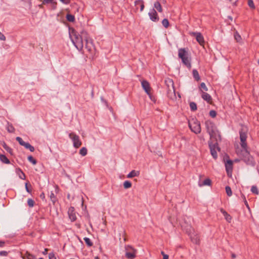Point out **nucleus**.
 <instances>
[{
	"instance_id": "obj_1",
	"label": "nucleus",
	"mask_w": 259,
	"mask_h": 259,
	"mask_svg": "<svg viewBox=\"0 0 259 259\" xmlns=\"http://www.w3.org/2000/svg\"><path fill=\"white\" fill-rule=\"evenodd\" d=\"M70 37L77 49L82 50L90 57L93 56L95 49L87 31L82 30L80 35L75 29H72L70 32Z\"/></svg>"
},
{
	"instance_id": "obj_2",
	"label": "nucleus",
	"mask_w": 259,
	"mask_h": 259,
	"mask_svg": "<svg viewBox=\"0 0 259 259\" xmlns=\"http://www.w3.org/2000/svg\"><path fill=\"white\" fill-rule=\"evenodd\" d=\"M207 132L210 136V142L209 143V146L210 149L211 154L214 159L217 158V150L220 151V148L218 147L217 141L219 139L220 140L221 136L219 134V131L217 130L214 124L210 121H206L205 122Z\"/></svg>"
},
{
	"instance_id": "obj_3",
	"label": "nucleus",
	"mask_w": 259,
	"mask_h": 259,
	"mask_svg": "<svg viewBox=\"0 0 259 259\" xmlns=\"http://www.w3.org/2000/svg\"><path fill=\"white\" fill-rule=\"evenodd\" d=\"M247 133L248 128L245 126H242L239 132L240 145L243 149L241 155L243 160L247 164L252 165L254 163L253 158L250 154L246 142Z\"/></svg>"
},
{
	"instance_id": "obj_4",
	"label": "nucleus",
	"mask_w": 259,
	"mask_h": 259,
	"mask_svg": "<svg viewBox=\"0 0 259 259\" xmlns=\"http://www.w3.org/2000/svg\"><path fill=\"white\" fill-rule=\"evenodd\" d=\"M178 56L181 59L182 63L188 68H191V57L188 51L185 48H181L179 50Z\"/></svg>"
},
{
	"instance_id": "obj_5",
	"label": "nucleus",
	"mask_w": 259,
	"mask_h": 259,
	"mask_svg": "<svg viewBox=\"0 0 259 259\" xmlns=\"http://www.w3.org/2000/svg\"><path fill=\"white\" fill-rule=\"evenodd\" d=\"M189 126L191 131L195 134H199L201 132L200 123L197 120L192 119L189 122Z\"/></svg>"
},
{
	"instance_id": "obj_6",
	"label": "nucleus",
	"mask_w": 259,
	"mask_h": 259,
	"mask_svg": "<svg viewBox=\"0 0 259 259\" xmlns=\"http://www.w3.org/2000/svg\"><path fill=\"white\" fill-rule=\"evenodd\" d=\"M125 256L128 259H133L136 257L137 250L132 246L127 245L125 247Z\"/></svg>"
},
{
	"instance_id": "obj_7",
	"label": "nucleus",
	"mask_w": 259,
	"mask_h": 259,
	"mask_svg": "<svg viewBox=\"0 0 259 259\" xmlns=\"http://www.w3.org/2000/svg\"><path fill=\"white\" fill-rule=\"evenodd\" d=\"M69 137L72 139L73 142V146L78 148L81 145V142L80 141L79 137L74 133H71L69 134Z\"/></svg>"
},
{
	"instance_id": "obj_8",
	"label": "nucleus",
	"mask_w": 259,
	"mask_h": 259,
	"mask_svg": "<svg viewBox=\"0 0 259 259\" xmlns=\"http://www.w3.org/2000/svg\"><path fill=\"white\" fill-rule=\"evenodd\" d=\"M190 34L192 36H195L197 42L200 44V45L204 47L205 41L204 37L200 32H190Z\"/></svg>"
},
{
	"instance_id": "obj_9",
	"label": "nucleus",
	"mask_w": 259,
	"mask_h": 259,
	"mask_svg": "<svg viewBox=\"0 0 259 259\" xmlns=\"http://www.w3.org/2000/svg\"><path fill=\"white\" fill-rule=\"evenodd\" d=\"M16 140L21 146H23L25 148L29 149L31 152H33L34 151V148L29 143L25 142L21 138L18 137L16 138Z\"/></svg>"
},
{
	"instance_id": "obj_10",
	"label": "nucleus",
	"mask_w": 259,
	"mask_h": 259,
	"mask_svg": "<svg viewBox=\"0 0 259 259\" xmlns=\"http://www.w3.org/2000/svg\"><path fill=\"white\" fill-rule=\"evenodd\" d=\"M142 86L145 92L149 95L150 98L152 99V96L151 94V90L150 84L147 80H143L142 81Z\"/></svg>"
},
{
	"instance_id": "obj_11",
	"label": "nucleus",
	"mask_w": 259,
	"mask_h": 259,
	"mask_svg": "<svg viewBox=\"0 0 259 259\" xmlns=\"http://www.w3.org/2000/svg\"><path fill=\"white\" fill-rule=\"evenodd\" d=\"M225 167L228 176L231 177L233 170V161L230 159H227L225 163Z\"/></svg>"
},
{
	"instance_id": "obj_12",
	"label": "nucleus",
	"mask_w": 259,
	"mask_h": 259,
	"mask_svg": "<svg viewBox=\"0 0 259 259\" xmlns=\"http://www.w3.org/2000/svg\"><path fill=\"white\" fill-rule=\"evenodd\" d=\"M201 97L206 101L208 103L211 104L212 103L211 97L207 93L201 91Z\"/></svg>"
},
{
	"instance_id": "obj_13",
	"label": "nucleus",
	"mask_w": 259,
	"mask_h": 259,
	"mask_svg": "<svg viewBox=\"0 0 259 259\" xmlns=\"http://www.w3.org/2000/svg\"><path fill=\"white\" fill-rule=\"evenodd\" d=\"M135 6L136 7V12L138 10L139 7L140 8V11L142 12L144 9V3L143 0H137L135 2Z\"/></svg>"
},
{
	"instance_id": "obj_14",
	"label": "nucleus",
	"mask_w": 259,
	"mask_h": 259,
	"mask_svg": "<svg viewBox=\"0 0 259 259\" xmlns=\"http://www.w3.org/2000/svg\"><path fill=\"white\" fill-rule=\"evenodd\" d=\"M148 15L152 21L156 22L159 20V17L155 10L153 9L151 12L149 13Z\"/></svg>"
},
{
	"instance_id": "obj_15",
	"label": "nucleus",
	"mask_w": 259,
	"mask_h": 259,
	"mask_svg": "<svg viewBox=\"0 0 259 259\" xmlns=\"http://www.w3.org/2000/svg\"><path fill=\"white\" fill-rule=\"evenodd\" d=\"M68 215L71 221H74L76 219L75 213L74 212V208L73 207H70L68 209Z\"/></svg>"
},
{
	"instance_id": "obj_16",
	"label": "nucleus",
	"mask_w": 259,
	"mask_h": 259,
	"mask_svg": "<svg viewBox=\"0 0 259 259\" xmlns=\"http://www.w3.org/2000/svg\"><path fill=\"white\" fill-rule=\"evenodd\" d=\"M21 256L23 259H35V256L28 251H26L24 253L21 252Z\"/></svg>"
},
{
	"instance_id": "obj_17",
	"label": "nucleus",
	"mask_w": 259,
	"mask_h": 259,
	"mask_svg": "<svg viewBox=\"0 0 259 259\" xmlns=\"http://www.w3.org/2000/svg\"><path fill=\"white\" fill-rule=\"evenodd\" d=\"M167 96L171 100H175L176 99L175 88L167 90Z\"/></svg>"
},
{
	"instance_id": "obj_18",
	"label": "nucleus",
	"mask_w": 259,
	"mask_h": 259,
	"mask_svg": "<svg viewBox=\"0 0 259 259\" xmlns=\"http://www.w3.org/2000/svg\"><path fill=\"white\" fill-rule=\"evenodd\" d=\"M221 212L223 214L226 220L229 222L230 223L232 221V217L231 215L227 213V212L224 210L223 208H221L220 209Z\"/></svg>"
},
{
	"instance_id": "obj_19",
	"label": "nucleus",
	"mask_w": 259,
	"mask_h": 259,
	"mask_svg": "<svg viewBox=\"0 0 259 259\" xmlns=\"http://www.w3.org/2000/svg\"><path fill=\"white\" fill-rule=\"evenodd\" d=\"M165 83L167 87V90H169V89L174 88V82L171 79L167 78L165 80Z\"/></svg>"
},
{
	"instance_id": "obj_20",
	"label": "nucleus",
	"mask_w": 259,
	"mask_h": 259,
	"mask_svg": "<svg viewBox=\"0 0 259 259\" xmlns=\"http://www.w3.org/2000/svg\"><path fill=\"white\" fill-rule=\"evenodd\" d=\"M191 241L196 244H199L200 239L199 236L197 234H194L193 236H191Z\"/></svg>"
},
{
	"instance_id": "obj_21",
	"label": "nucleus",
	"mask_w": 259,
	"mask_h": 259,
	"mask_svg": "<svg viewBox=\"0 0 259 259\" xmlns=\"http://www.w3.org/2000/svg\"><path fill=\"white\" fill-rule=\"evenodd\" d=\"M154 8L160 13H161L163 11L162 6L159 2H156L154 4Z\"/></svg>"
},
{
	"instance_id": "obj_22",
	"label": "nucleus",
	"mask_w": 259,
	"mask_h": 259,
	"mask_svg": "<svg viewBox=\"0 0 259 259\" xmlns=\"http://www.w3.org/2000/svg\"><path fill=\"white\" fill-rule=\"evenodd\" d=\"M0 160L2 162L6 164H9L10 163V161L8 158L3 154H0Z\"/></svg>"
},
{
	"instance_id": "obj_23",
	"label": "nucleus",
	"mask_w": 259,
	"mask_h": 259,
	"mask_svg": "<svg viewBox=\"0 0 259 259\" xmlns=\"http://www.w3.org/2000/svg\"><path fill=\"white\" fill-rule=\"evenodd\" d=\"M16 171H17V174L19 175V178L21 179L25 180L26 179V176H25V174L20 168L17 169Z\"/></svg>"
},
{
	"instance_id": "obj_24",
	"label": "nucleus",
	"mask_w": 259,
	"mask_h": 259,
	"mask_svg": "<svg viewBox=\"0 0 259 259\" xmlns=\"http://www.w3.org/2000/svg\"><path fill=\"white\" fill-rule=\"evenodd\" d=\"M139 175V171H136L135 170H133L130 174H128L127 177L128 178H132L133 177H136Z\"/></svg>"
},
{
	"instance_id": "obj_25",
	"label": "nucleus",
	"mask_w": 259,
	"mask_h": 259,
	"mask_svg": "<svg viewBox=\"0 0 259 259\" xmlns=\"http://www.w3.org/2000/svg\"><path fill=\"white\" fill-rule=\"evenodd\" d=\"M193 75L196 80H197V81L200 80V77L199 76L198 72L196 69H194L193 70Z\"/></svg>"
},
{
	"instance_id": "obj_26",
	"label": "nucleus",
	"mask_w": 259,
	"mask_h": 259,
	"mask_svg": "<svg viewBox=\"0 0 259 259\" xmlns=\"http://www.w3.org/2000/svg\"><path fill=\"white\" fill-rule=\"evenodd\" d=\"M234 38L238 42H240L242 40V37L237 31L234 33Z\"/></svg>"
},
{
	"instance_id": "obj_27",
	"label": "nucleus",
	"mask_w": 259,
	"mask_h": 259,
	"mask_svg": "<svg viewBox=\"0 0 259 259\" xmlns=\"http://www.w3.org/2000/svg\"><path fill=\"white\" fill-rule=\"evenodd\" d=\"M211 185V181L210 180V179L207 178V179H206L203 181L202 184H200L199 186H205V185L210 186Z\"/></svg>"
},
{
	"instance_id": "obj_28",
	"label": "nucleus",
	"mask_w": 259,
	"mask_h": 259,
	"mask_svg": "<svg viewBox=\"0 0 259 259\" xmlns=\"http://www.w3.org/2000/svg\"><path fill=\"white\" fill-rule=\"evenodd\" d=\"M66 19L69 22H74L75 20L74 16L71 14H67L66 15Z\"/></svg>"
},
{
	"instance_id": "obj_29",
	"label": "nucleus",
	"mask_w": 259,
	"mask_h": 259,
	"mask_svg": "<svg viewBox=\"0 0 259 259\" xmlns=\"http://www.w3.org/2000/svg\"><path fill=\"white\" fill-rule=\"evenodd\" d=\"M79 154L82 156H85L87 154V149L85 147H82L79 151Z\"/></svg>"
},
{
	"instance_id": "obj_30",
	"label": "nucleus",
	"mask_w": 259,
	"mask_h": 259,
	"mask_svg": "<svg viewBox=\"0 0 259 259\" xmlns=\"http://www.w3.org/2000/svg\"><path fill=\"white\" fill-rule=\"evenodd\" d=\"M162 24L165 28H167L169 25L168 19L166 18L162 20Z\"/></svg>"
},
{
	"instance_id": "obj_31",
	"label": "nucleus",
	"mask_w": 259,
	"mask_h": 259,
	"mask_svg": "<svg viewBox=\"0 0 259 259\" xmlns=\"http://www.w3.org/2000/svg\"><path fill=\"white\" fill-rule=\"evenodd\" d=\"M3 146L6 150H7L11 154H12V149L11 148H10L6 143H4L3 145Z\"/></svg>"
},
{
	"instance_id": "obj_32",
	"label": "nucleus",
	"mask_w": 259,
	"mask_h": 259,
	"mask_svg": "<svg viewBox=\"0 0 259 259\" xmlns=\"http://www.w3.org/2000/svg\"><path fill=\"white\" fill-rule=\"evenodd\" d=\"M190 107L192 111H195L197 110V105L194 102H191L190 103Z\"/></svg>"
},
{
	"instance_id": "obj_33",
	"label": "nucleus",
	"mask_w": 259,
	"mask_h": 259,
	"mask_svg": "<svg viewBox=\"0 0 259 259\" xmlns=\"http://www.w3.org/2000/svg\"><path fill=\"white\" fill-rule=\"evenodd\" d=\"M225 189L227 195L228 196H231L232 195V192L231 188L229 186H226Z\"/></svg>"
},
{
	"instance_id": "obj_34",
	"label": "nucleus",
	"mask_w": 259,
	"mask_h": 259,
	"mask_svg": "<svg viewBox=\"0 0 259 259\" xmlns=\"http://www.w3.org/2000/svg\"><path fill=\"white\" fill-rule=\"evenodd\" d=\"M83 239H84L85 243L87 244L88 246H92L93 245L92 242L91 241V240L89 238L85 237V238H84Z\"/></svg>"
},
{
	"instance_id": "obj_35",
	"label": "nucleus",
	"mask_w": 259,
	"mask_h": 259,
	"mask_svg": "<svg viewBox=\"0 0 259 259\" xmlns=\"http://www.w3.org/2000/svg\"><path fill=\"white\" fill-rule=\"evenodd\" d=\"M132 186V184L130 181H125L123 183V187L125 189H127Z\"/></svg>"
},
{
	"instance_id": "obj_36",
	"label": "nucleus",
	"mask_w": 259,
	"mask_h": 259,
	"mask_svg": "<svg viewBox=\"0 0 259 259\" xmlns=\"http://www.w3.org/2000/svg\"><path fill=\"white\" fill-rule=\"evenodd\" d=\"M251 191L254 194H255L256 195L258 194V189H257V187L255 186H252L251 187Z\"/></svg>"
},
{
	"instance_id": "obj_37",
	"label": "nucleus",
	"mask_w": 259,
	"mask_h": 259,
	"mask_svg": "<svg viewBox=\"0 0 259 259\" xmlns=\"http://www.w3.org/2000/svg\"><path fill=\"white\" fill-rule=\"evenodd\" d=\"M28 160L32 163L33 164H36V160L34 159L32 156H29L28 157Z\"/></svg>"
},
{
	"instance_id": "obj_38",
	"label": "nucleus",
	"mask_w": 259,
	"mask_h": 259,
	"mask_svg": "<svg viewBox=\"0 0 259 259\" xmlns=\"http://www.w3.org/2000/svg\"><path fill=\"white\" fill-rule=\"evenodd\" d=\"M248 5L249 6V7L251 8V9H255V6L252 0H248Z\"/></svg>"
},
{
	"instance_id": "obj_39",
	"label": "nucleus",
	"mask_w": 259,
	"mask_h": 259,
	"mask_svg": "<svg viewBox=\"0 0 259 259\" xmlns=\"http://www.w3.org/2000/svg\"><path fill=\"white\" fill-rule=\"evenodd\" d=\"M202 89H203L205 91H207L208 90L207 88L206 87L205 84L204 82H202L200 84V91H203Z\"/></svg>"
},
{
	"instance_id": "obj_40",
	"label": "nucleus",
	"mask_w": 259,
	"mask_h": 259,
	"mask_svg": "<svg viewBox=\"0 0 259 259\" xmlns=\"http://www.w3.org/2000/svg\"><path fill=\"white\" fill-rule=\"evenodd\" d=\"M7 130L9 133H13L15 131L14 127L11 125H9L7 127Z\"/></svg>"
},
{
	"instance_id": "obj_41",
	"label": "nucleus",
	"mask_w": 259,
	"mask_h": 259,
	"mask_svg": "<svg viewBox=\"0 0 259 259\" xmlns=\"http://www.w3.org/2000/svg\"><path fill=\"white\" fill-rule=\"evenodd\" d=\"M27 203H28V205L30 206V207H33V205H34V201L31 199H29L28 200V201H27Z\"/></svg>"
},
{
	"instance_id": "obj_42",
	"label": "nucleus",
	"mask_w": 259,
	"mask_h": 259,
	"mask_svg": "<svg viewBox=\"0 0 259 259\" xmlns=\"http://www.w3.org/2000/svg\"><path fill=\"white\" fill-rule=\"evenodd\" d=\"M209 115L213 118L215 117L217 115V113H216L215 111L211 110L209 112Z\"/></svg>"
},
{
	"instance_id": "obj_43",
	"label": "nucleus",
	"mask_w": 259,
	"mask_h": 259,
	"mask_svg": "<svg viewBox=\"0 0 259 259\" xmlns=\"http://www.w3.org/2000/svg\"><path fill=\"white\" fill-rule=\"evenodd\" d=\"M50 198H51V200L52 201V202L54 203L56 201V198H55L54 194L53 193H52L51 194Z\"/></svg>"
},
{
	"instance_id": "obj_44",
	"label": "nucleus",
	"mask_w": 259,
	"mask_h": 259,
	"mask_svg": "<svg viewBox=\"0 0 259 259\" xmlns=\"http://www.w3.org/2000/svg\"><path fill=\"white\" fill-rule=\"evenodd\" d=\"M49 259H56V256L53 253H49Z\"/></svg>"
},
{
	"instance_id": "obj_45",
	"label": "nucleus",
	"mask_w": 259,
	"mask_h": 259,
	"mask_svg": "<svg viewBox=\"0 0 259 259\" xmlns=\"http://www.w3.org/2000/svg\"><path fill=\"white\" fill-rule=\"evenodd\" d=\"M0 39L1 40H6V37L5 36H4V35L0 32Z\"/></svg>"
},
{
	"instance_id": "obj_46",
	"label": "nucleus",
	"mask_w": 259,
	"mask_h": 259,
	"mask_svg": "<svg viewBox=\"0 0 259 259\" xmlns=\"http://www.w3.org/2000/svg\"><path fill=\"white\" fill-rule=\"evenodd\" d=\"M8 252L6 251H2L0 252V255L2 256H7Z\"/></svg>"
},
{
	"instance_id": "obj_47",
	"label": "nucleus",
	"mask_w": 259,
	"mask_h": 259,
	"mask_svg": "<svg viewBox=\"0 0 259 259\" xmlns=\"http://www.w3.org/2000/svg\"><path fill=\"white\" fill-rule=\"evenodd\" d=\"M25 189H26V190L27 191V192H28V193H31V190L29 189V188L28 187V183H26L25 184Z\"/></svg>"
},
{
	"instance_id": "obj_48",
	"label": "nucleus",
	"mask_w": 259,
	"mask_h": 259,
	"mask_svg": "<svg viewBox=\"0 0 259 259\" xmlns=\"http://www.w3.org/2000/svg\"><path fill=\"white\" fill-rule=\"evenodd\" d=\"M162 254H163V259H168V255L167 254H165L163 251L161 252Z\"/></svg>"
},
{
	"instance_id": "obj_49",
	"label": "nucleus",
	"mask_w": 259,
	"mask_h": 259,
	"mask_svg": "<svg viewBox=\"0 0 259 259\" xmlns=\"http://www.w3.org/2000/svg\"><path fill=\"white\" fill-rule=\"evenodd\" d=\"M53 0H44L43 4H48L50 3H52Z\"/></svg>"
},
{
	"instance_id": "obj_50",
	"label": "nucleus",
	"mask_w": 259,
	"mask_h": 259,
	"mask_svg": "<svg viewBox=\"0 0 259 259\" xmlns=\"http://www.w3.org/2000/svg\"><path fill=\"white\" fill-rule=\"evenodd\" d=\"M62 3L67 4L69 3V0H60Z\"/></svg>"
},
{
	"instance_id": "obj_51",
	"label": "nucleus",
	"mask_w": 259,
	"mask_h": 259,
	"mask_svg": "<svg viewBox=\"0 0 259 259\" xmlns=\"http://www.w3.org/2000/svg\"><path fill=\"white\" fill-rule=\"evenodd\" d=\"M241 197L243 199V201H246L245 195L242 193H241Z\"/></svg>"
},
{
	"instance_id": "obj_52",
	"label": "nucleus",
	"mask_w": 259,
	"mask_h": 259,
	"mask_svg": "<svg viewBox=\"0 0 259 259\" xmlns=\"http://www.w3.org/2000/svg\"><path fill=\"white\" fill-rule=\"evenodd\" d=\"M5 242L3 241H0V247H3L4 246Z\"/></svg>"
},
{
	"instance_id": "obj_53",
	"label": "nucleus",
	"mask_w": 259,
	"mask_h": 259,
	"mask_svg": "<svg viewBox=\"0 0 259 259\" xmlns=\"http://www.w3.org/2000/svg\"><path fill=\"white\" fill-rule=\"evenodd\" d=\"M244 203H245V204L246 206L247 207V208L249 210V209H250V208H249V205H248V203H247V201H244Z\"/></svg>"
},
{
	"instance_id": "obj_54",
	"label": "nucleus",
	"mask_w": 259,
	"mask_h": 259,
	"mask_svg": "<svg viewBox=\"0 0 259 259\" xmlns=\"http://www.w3.org/2000/svg\"><path fill=\"white\" fill-rule=\"evenodd\" d=\"M48 249L47 248H46L45 249L44 251H43V254H47V252H48Z\"/></svg>"
},
{
	"instance_id": "obj_55",
	"label": "nucleus",
	"mask_w": 259,
	"mask_h": 259,
	"mask_svg": "<svg viewBox=\"0 0 259 259\" xmlns=\"http://www.w3.org/2000/svg\"><path fill=\"white\" fill-rule=\"evenodd\" d=\"M40 197L41 198L44 199L45 198V194L42 193V194H40Z\"/></svg>"
},
{
	"instance_id": "obj_56",
	"label": "nucleus",
	"mask_w": 259,
	"mask_h": 259,
	"mask_svg": "<svg viewBox=\"0 0 259 259\" xmlns=\"http://www.w3.org/2000/svg\"><path fill=\"white\" fill-rule=\"evenodd\" d=\"M55 188H56V193H58V191H59V188H58V186H55Z\"/></svg>"
},
{
	"instance_id": "obj_57",
	"label": "nucleus",
	"mask_w": 259,
	"mask_h": 259,
	"mask_svg": "<svg viewBox=\"0 0 259 259\" xmlns=\"http://www.w3.org/2000/svg\"><path fill=\"white\" fill-rule=\"evenodd\" d=\"M231 256H232V258H235L236 257V255L235 254H232Z\"/></svg>"
},
{
	"instance_id": "obj_58",
	"label": "nucleus",
	"mask_w": 259,
	"mask_h": 259,
	"mask_svg": "<svg viewBox=\"0 0 259 259\" xmlns=\"http://www.w3.org/2000/svg\"><path fill=\"white\" fill-rule=\"evenodd\" d=\"M95 259H99V258L98 256L95 257Z\"/></svg>"
},
{
	"instance_id": "obj_59",
	"label": "nucleus",
	"mask_w": 259,
	"mask_h": 259,
	"mask_svg": "<svg viewBox=\"0 0 259 259\" xmlns=\"http://www.w3.org/2000/svg\"><path fill=\"white\" fill-rule=\"evenodd\" d=\"M257 62H258V64H259V60H258V61H257Z\"/></svg>"
},
{
	"instance_id": "obj_60",
	"label": "nucleus",
	"mask_w": 259,
	"mask_h": 259,
	"mask_svg": "<svg viewBox=\"0 0 259 259\" xmlns=\"http://www.w3.org/2000/svg\"><path fill=\"white\" fill-rule=\"evenodd\" d=\"M39 259H44L43 258H39Z\"/></svg>"
}]
</instances>
